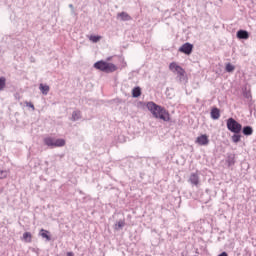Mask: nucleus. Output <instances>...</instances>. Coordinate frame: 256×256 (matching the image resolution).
<instances>
[{
  "label": "nucleus",
  "instance_id": "ddd939ff",
  "mask_svg": "<svg viewBox=\"0 0 256 256\" xmlns=\"http://www.w3.org/2000/svg\"><path fill=\"white\" fill-rule=\"evenodd\" d=\"M132 97L134 98L141 97V87L138 86L132 89Z\"/></svg>",
  "mask_w": 256,
  "mask_h": 256
},
{
  "label": "nucleus",
  "instance_id": "a878e982",
  "mask_svg": "<svg viewBox=\"0 0 256 256\" xmlns=\"http://www.w3.org/2000/svg\"><path fill=\"white\" fill-rule=\"evenodd\" d=\"M70 8L73 9V4H70Z\"/></svg>",
  "mask_w": 256,
  "mask_h": 256
},
{
  "label": "nucleus",
  "instance_id": "b1692460",
  "mask_svg": "<svg viewBox=\"0 0 256 256\" xmlns=\"http://www.w3.org/2000/svg\"><path fill=\"white\" fill-rule=\"evenodd\" d=\"M26 107H30L33 111H35V105L31 102H26Z\"/></svg>",
  "mask_w": 256,
  "mask_h": 256
},
{
  "label": "nucleus",
  "instance_id": "4be33fe9",
  "mask_svg": "<svg viewBox=\"0 0 256 256\" xmlns=\"http://www.w3.org/2000/svg\"><path fill=\"white\" fill-rule=\"evenodd\" d=\"M90 41H92L93 43H97V42L101 41V36L92 35V36H90Z\"/></svg>",
  "mask_w": 256,
  "mask_h": 256
},
{
  "label": "nucleus",
  "instance_id": "a211bd4d",
  "mask_svg": "<svg viewBox=\"0 0 256 256\" xmlns=\"http://www.w3.org/2000/svg\"><path fill=\"white\" fill-rule=\"evenodd\" d=\"M225 69L227 73H233L235 71V66L231 63H227Z\"/></svg>",
  "mask_w": 256,
  "mask_h": 256
},
{
  "label": "nucleus",
  "instance_id": "423d86ee",
  "mask_svg": "<svg viewBox=\"0 0 256 256\" xmlns=\"http://www.w3.org/2000/svg\"><path fill=\"white\" fill-rule=\"evenodd\" d=\"M179 51L185 55H191L193 53V44L186 42L179 48Z\"/></svg>",
  "mask_w": 256,
  "mask_h": 256
},
{
  "label": "nucleus",
  "instance_id": "f8f14e48",
  "mask_svg": "<svg viewBox=\"0 0 256 256\" xmlns=\"http://www.w3.org/2000/svg\"><path fill=\"white\" fill-rule=\"evenodd\" d=\"M33 239V235H31V232H25L23 234V241H25V243H31Z\"/></svg>",
  "mask_w": 256,
  "mask_h": 256
},
{
  "label": "nucleus",
  "instance_id": "9b49d317",
  "mask_svg": "<svg viewBox=\"0 0 256 256\" xmlns=\"http://www.w3.org/2000/svg\"><path fill=\"white\" fill-rule=\"evenodd\" d=\"M238 39H249V32L245 30H239L237 32Z\"/></svg>",
  "mask_w": 256,
  "mask_h": 256
},
{
  "label": "nucleus",
  "instance_id": "f257e3e1",
  "mask_svg": "<svg viewBox=\"0 0 256 256\" xmlns=\"http://www.w3.org/2000/svg\"><path fill=\"white\" fill-rule=\"evenodd\" d=\"M146 107L150 113H152L155 119H160L161 121L169 122L171 121V114L165 108L157 105L155 102H148Z\"/></svg>",
  "mask_w": 256,
  "mask_h": 256
},
{
  "label": "nucleus",
  "instance_id": "6ab92c4d",
  "mask_svg": "<svg viewBox=\"0 0 256 256\" xmlns=\"http://www.w3.org/2000/svg\"><path fill=\"white\" fill-rule=\"evenodd\" d=\"M122 227H125V220H119L115 225L116 231H119V229H122Z\"/></svg>",
  "mask_w": 256,
  "mask_h": 256
},
{
  "label": "nucleus",
  "instance_id": "20e7f679",
  "mask_svg": "<svg viewBox=\"0 0 256 256\" xmlns=\"http://www.w3.org/2000/svg\"><path fill=\"white\" fill-rule=\"evenodd\" d=\"M44 143L47 147H65V139H56L53 137L44 138Z\"/></svg>",
  "mask_w": 256,
  "mask_h": 256
},
{
  "label": "nucleus",
  "instance_id": "1a4fd4ad",
  "mask_svg": "<svg viewBox=\"0 0 256 256\" xmlns=\"http://www.w3.org/2000/svg\"><path fill=\"white\" fill-rule=\"evenodd\" d=\"M118 19L121 21H131V16L127 12H121L117 14Z\"/></svg>",
  "mask_w": 256,
  "mask_h": 256
},
{
  "label": "nucleus",
  "instance_id": "f3484780",
  "mask_svg": "<svg viewBox=\"0 0 256 256\" xmlns=\"http://www.w3.org/2000/svg\"><path fill=\"white\" fill-rule=\"evenodd\" d=\"M39 89L43 95H47L49 93V86L40 84Z\"/></svg>",
  "mask_w": 256,
  "mask_h": 256
},
{
  "label": "nucleus",
  "instance_id": "aec40b11",
  "mask_svg": "<svg viewBox=\"0 0 256 256\" xmlns=\"http://www.w3.org/2000/svg\"><path fill=\"white\" fill-rule=\"evenodd\" d=\"M6 83L7 79H5V77H0V91H3V89H5Z\"/></svg>",
  "mask_w": 256,
  "mask_h": 256
},
{
  "label": "nucleus",
  "instance_id": "dca6fc26",
  "mask_svg": "<svg viewBox=\"0 0 256 256\" xmlns=\"http://www.w3.org/2000/svg\"><path fill=\"white\" fill-rule=\"evenodd\" d=\"M81 119V111H74L72 113V121H79Z\"/></svg>",
  "mask_w": 256,
  "mask_h": 256
},
{
  "label": "nucleus",
  "instance_id": "2eb2a0df",
  "mask_svg": "<svg viewBox=\"0 0 256 256\" xmlns=\"http://www.w3.org/2000/svg\"><path fill=\"white\" fill-rule=\"evenodd\" d=\"M41 237H43V239H46L47 241H51V236H49V231L45 230V229H41Z\"/></svg>",
  "mask_w": 256,
  "mask_h": 256
},
{
  "label": "nucleus",
  "instance_id": "412c9836",
  "mask_svg": "<svg viewBox=\"0 0 256 256\" xmlns=\"http://www.w3.org/2000/svg\"><path fill=\"white\" fill-rule=\"evenodd\" d=\"M232 141H233V143H239V141H241V135H239V134H234V135L232 136Z\"/></svg>",
  "mask_w": 256,
  "mask_h": 256
},
{
  "label": "nucleus",
  "instance_id": "39448f33",
  "mask_svg": "<svg viewBox=\"0 0 256 256\" xmlns=\"http://www.w3.org/2000/svg\"><path fill=\"white\" fill-rule=\"evenodd\" d=\"M169 69L173 73H177V75H178V77H180V79H183V77H185V69H183V67L177 65V63H175V62L170 63Z\"/></svg>",
  "mask_w": 256,
  "mask_h": 256
},
{
  "label": "nucleus",
  "instance_id": "4468645a",
  "mask_svg": "<svg viewBox=\"0 0 256 256\" xmlns=\"http://www.w3.org/2000/svg\"><path fill=\"white\" fill-rule=\"evenodd\" d=\"M243 135H253V128L251 126H246L242 130Z\"/></svg>",
  "mask_w": 256,
  "mask_h": 256
},
{
  "label": "nucleus",
  "instance_id": "f03ea898",
  "mask_svg": "<svg viewBox=\"0 0 256 256\" xmlns=\"http://www.w3.org/2000/svg\"><path fill=\"white\" fill-rule=\"evenodd\" d=\"M94 69H97L98 71H103V73H115V71H117V66L113 63H108L100 60L94 63Z\"/></svg>",
  "mask_w": 256,
  "mask_h": 256
},
{
  "label": "nucleus",
  "instance_id": "393cba45",
  "mask_svg": "<svg viewBox=\"0 0 256 256\" xmlns=\"http://www.w3.org/2000/svg\"><path fill=\"white\" fill-rule=\"evenodd\" d=\"M67 256H75V255L73 254V252H68Z\"/></svg>",
  "mask_w": 256,
  "mask_h": 256
},
{
  "label": "nucleus",
  "instance_id": "6e6552de",
  "mask_svg": "<svg viewBox=\"0 0 256 256\" xmlns=\"http://www.w3.org/2000/svg\"><path fill=\"white\" fill-rule=\"evenodd\" d=\"M189 181L192 185H199V175L197 173H192L189 177Z\"/></svg>",
  "mask_w": 256,
  "mask_h": 256
},
{
  "label": "nucleus",
  "instance_id": "0eeeda50",
  "mask_svg": "<svg viewBox=\"0 0 256 256\" xmlns=\"http://www.w3.org/2000/svg\"><path fill=\"white\" fill-rule=\"evenodd\" d=\"M195 143L201 146L209 145V136H207L206 134H202L196 138Z\"/></svg>",
  "mask_w": 256,
  "mask_h": 256
},
{
  "label": "nucleus",
  "instance_id": "7ed1b4c3",
  "mask_svg": "<svg viewBox=\"0 0 256 256\" xmlns=\"http://www.w3.org/2000/svg\"><path fill=\"white\" fill-rule=\"evenodd\" d=\"M228 131H231V133L239 134L241 133V130L243 129V125H241L237 120L234 118H229L226 122Z\"/></svg>",
  "mask_w": 256,
  "mask_h": 256
},
{
  "label": "nucleus",
  "instance_id": "5701e85b",
  "mask_svg": "<svg viewBox=\"0 0 256 256\" xmlns=\"http://www.w3.org/2000/svg\"><path fill=\"white\" fill-rule=\"evenodd\" d=\"M7 175H9V172H7V170L0 171V179H7Z\"/></svg>",
  "mask_w": 256,
  "mask_h": 256
},
{
  "label": "nucleus",
  "instance_id": "9d476101",
  "mask_svg": "<svg viewBox=\"0 0 256 256\" xmlns=\"http://www.w3.org/2000/svg\"><path fill=\"white\" fill-rule=\"evenodd\" d=\"M210 115L212 119L217 120L219 117H221V112L219 111L218 108H213L210 112Z\"/></svg>",
  "mask_w": 256,
  "mask_h": 256
}]
</instances>
